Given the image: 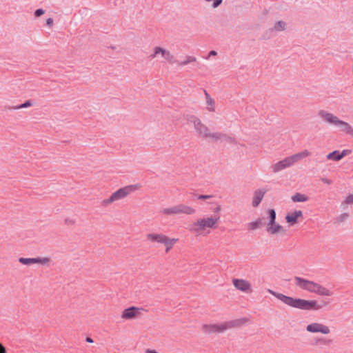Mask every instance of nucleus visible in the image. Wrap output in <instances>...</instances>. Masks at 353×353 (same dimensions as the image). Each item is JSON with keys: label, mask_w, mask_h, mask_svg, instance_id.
Returning <instances> with one entry per match:
<instances>
[{"label": "nucleus", "mask_w": 353, "mask_h": 353, "mask_svg": "<svg viewBox=\"0 0 353 353\" xmlns=\"http://www.w3.org/2000/svg\"><path fill=\"white\" fill-rule=\"evenodd\" d=\"M248 321V319L244 317L227 321L222 324H203L202 326V330L207 334L215 332L220 333L230 328L239 327Z\"/></svg>", "instance_id": "1"}, {"label": "nucleus", "mask_w": 353, "mask_h": 353, "mask_svg": "<svg viewBox=\"0 0 353 353\" xmlns=\"http://www.w3.org/2000/svg\"><path fill=\"white\" fill-rule=\"evenodd\" d=\"M319 115L329 124L339 128L341 131L353 137V128L348 123L341 120L336 116L323 110L319 111Z\"/></svg>", "instance_id": "2"}, {"label": "nucleus", "mask_w": 353, "mask_h": 353, "mask_svg": "<svg viewBox=\"0 0 353 353\" xmlns=\"http://www.w3.org/2000/svg\"><path fill=\"white\" fill-rule=\"evenodd\" d=\"M285 305L296 309L302 310H312L316 306V303L312 300H306L301 298L286 296L284 298Z\"/></svg>", "instance_id": "3"}, {"label": "nucleus", "mask_w": 353, "mask_h": 353, "mask_svg": "<svg viewBox=\"0 0 353 353\" xmlns=\"http://www.w3.org/2000/svg\"><path fill=\"white\" fill-rule=\"evenodd\" d=\"M139 188V185H130L125 186L123 188H121L114 192H113L110 196L108 199H105L103 201V204L106 205L109 203H111L115 201H118L125 197L130 193L134 192Z\"/></svg>", "instance_id": "4"}, {"label": "nucleus", "mask_w": 353, "mask_h": 353, "mask_svg": "<svg viewBox=\"0 0 353 353\" xmlns=\"http://www.w3.org/2000/svg\"><path fill=\"white\" fill-rule=\"evenodd\" d=\"M268 223L267 224L266 231L270 234H276L279 232H285L283 227L276 222V213L274 209H268L267 210Z\"/></svg>", "instance_id": "5"}, {"label": "nucleus", "mask_w": 353, "mask_h": 353, "mask_svg": "<svg viewBox=\"0 0 353 353\" xmlns=\"http://www.w3.org/2000/svg\"><path fill=\"white\" fill-rule=\"evenodd\" d=\"M163 212L165 214H176L180 213L192 214L194 213L195 210L185 205H178L172 208H165Z\"/></svg>", "instance_id": "6"}, {"label": "nucleus", "mask_w": 353, "mask_h": 353, "mask_svg": "<svg viewBox=\"0 0 353 353\" xmlns=\"http://www.w3.org/2000/svg\"><path fill=\"white\" fill-rule=\"evenodd\" d=\"M219 219V216L215 218L208 217L207 219H200L194 223V225L198 227L197 230H203L206 228H215V225Z\"/></svg>", "instance_id": "7"}, {"label": "nucleus", "mask_w": 353, "mask_h": 353, "mask_svg": "<svg viewBox=\"0 0 353 353\" xmlns=\"http://www.w3.org/2000/svg\"><path fill=\"white\" fill-rule=\"evenodd\" d=\"M194 123V129L203 137L208 138L210 135L208 128L203 124L201 120L196 117H192V119L190 120Z\"/></svg>", "instance_id": "8"}, {"label": "nucleus", "mask_w": 353, "mask_h": 353, "mask_svg": "<svg viewBox=\"0 0 353 353\" xmlns=\"http://www.w3.org/2000/svg\"><path fill=\"white\" fill-rule=\"evenodd\" d=\"M161 54V56L170 63H176L177 60L174 57L170 52V51L161 48L156 47L154 50V54L150 55L152 59L154 58L157 54Z\"/></svg>", "instance_id": "9"}, {"label": "nucleus", "mask_w": 353, "mask_h": 353, "mask_svg": "<svg viewBox=\"0 0 353 353\" xmlns=\"http://www.w3.org/2000/svg\"><path fill=\"white\" fill-rule=\"evenodd\" d=\"M141 310H143V309L135 306H130L123 310L121 314V318L123 319H135L139 316Z\"/></svg>", "instance_id": "10"}, {"label": "nucleus", "mask_w": 353, "mask_h": 353, "mask_svg": "<svg viewBox=\"0 0 353 353\" xmlns=\"http://www.w3.org/2000/svg\"><path fill=\"white\" fill-rule=\"evenodd\" d=\"M306 330L312 333L321 332L324 334L330 333V329L327 326L318 323H313L307 325Z\"/></svg>", "instance_id": "11"}, {"label": "nucleus", "mask_w": 353, "mask_h": 353, "mask_svg": "<svg viewBox=\"0 0 353 353\" xmlns=\"http://www.w3.org/2000/svg\"><path fill=\"white\" fill-rule=\"evenodd\" d=\"M19 261L26 265H30L34 263L46 264L50 261V259L48 257H36V258H23L20 257Z\"/></svg>", "instance_id": "12"}, {"label": "nucleus", "mask_w": 353, "mask_h": 353, "mask_svg": "<svg viewBox=\"0 0 353 353\" xmlns=\"http://www.w3.org/2000/svg\"><path fill=\"white\" fill-rule=\"evenodd\" d=\"M302 217L303 212L301 210H294V212L286 214L285 220L290 225H294L299 222V219Z\"/></svg>", "instance_id": "13"}, {"label": "nucleus", "mask_w": 353, "mask_h": 353, "mask_svg": "<svg viewBox=\"0 0 353 353\" xmlns=\"http://www.w3.org/2000/svg\"><path fill=\"white\" fill-rule=\"evenodd\" d=\"M232 283L237 290H239L242 292H248L251 290L250 283L245 280L240 279H233Z\"/></svg>", "instance_id": "14"}, {"label": "nucleus", "mask_w": 353, "mask_h": 353, "mask_svg": "<svg viewBox=\"0 0 353 353\" xmlns=\"http://www.w3.org/2000/svg\"><path fill=\"white\" fill-rule=\"evenodd\" d=\"M291 165L288 157L285 158L284 159L279 161L276 163H275L273 166V171L274 172H278L286 168L290 167Z\"/></svg>", "instance_id": "15"}, {"label": "nucleus", "mask_w": 353, "mask_h": 353, "mask_svg": "<svg viewBox=\"0 0 353 353\" xmlns=\"http://www.w3.org/2000/svg\"><path fill=\"white\" fill-rule=\"evenodd\" d=\"M295 284L302 290L308 291L310 281L300 276H294Z\"/></svg>", "instance_id": "16"}, {"label": "nucleus", "mask_w": 353, "mask_h": 353, "mask_svg": "<svg viewBox=\"0 0 353 353\" xmlns=\"http://www.w3.org/2000/svg\"><path fill=\"white\" fill-rule=\"evenodd\" d=\"M166 236L163 234L149 233L147 234V239L153 242L163 243Z\"/></svg>", "instance_id": "17"}, {"label": "nucleus", "mask_w": 353, "mask_h": 353, "mask_svg": "<svg viewBox=\"0 0 353 353\" xmlns=\"http://www.w3.org/2000/svg\"><path fill=\"white\" fill-rule=\"evenodd\" d=\"M264 194L265 192H263L261 190L255 191L252 201L253 207H257L260 204L263 198Z\"/></svg>", "instance_id": "18"}, {"label": "nucleus", "mask_w": 353, "mask_h": 353, "mask_svg": "<svg viewBox=\"0 0 353 353\" xmlns=\"http://www.w3.org/2000/svg\"><path fill=\"white\" fill-rule=\"evenodd\" d=\"M291 199L293 202H305L308 201L309 197L305 194L297 192L292 196Z\"/></svg>", "instance_id": "19"}, {"label": "nucleus", "mask_w": 353, "mask_h": 353, "mask_svg": "<svg viewBox=\"0 0 353 353\" xmlns=\"http://www.w3.org/2000/svg\"><path fill=\"white\" fill-rule=\"evenodd\" d=\"M32 105V102L31 100H26L23 103L19 104L17 105L14 106H8L7 108L9 110H19L21 108H29Z\"/></svg>", "instance_id": "20"}, {"label": "nucleus", "mask_w": 353, "mask_h": 353, "mask_svg": "<svg viewBox=\"0 0 353 353\" xmlns=\"http://www.w3.org/2000/svg\"><path fill=\"white\" fill-rule=\"evenodd\" d=\"M265 224V223L263 222V219L259 218L256 221L249 223V229L254 230Z\"/></svg>", "instance_id": "21"}, {"label": "nucleus", "mask_w": 353, "mask_h": 353, "mask_svg": "<svg viewBox=\"0 0 353 353\" xmlns=\"http://www.w3.org/2000/svg\"><path fill=\"white\" fill-rule=\"evenodd\" d=\"M327 159L328 160H332L334 161H339L341 159L340 157V151L339 150H334L332 152H330L326 156Z\"/></svg>", "instance_id": "22"}, {"label": "nucleus", "mask_w": 353, "mask_h": 353, "mask_svg": "<svg viewBox=\"0 0 353 353\" xmlns=\"http://www.w3.org/2000/svg\"><path fill=\"white\" fill-rule=\"evenodd\" d=\"M177 241L176 239H170L166 236L163 244L166 247L165 251L168 252L173 246V245Z\"/></svg>", "instance_id": "23"}, {"label": "nucleus", "mask_w": 353, "mask_h": 353, "mask_svg": "<svg viewBox=\"0 0 353 353\" xmlns=\"http://www.w3.org/2000/svg\"><path fill=\"white\" fill-rule=\"evenodd\" d=\"M316 294L321 295V296H328L332 295V292L331 291H330L328 289L325 288V287H323L321 285H319V286L318 287Z\"/></svg>", "instance_id": "24"}, {"label": "nucleus", "mask_w": 353, "mask_h": 353, "mask_svg": "<svg viewBox=\"0 0 353 353\" xmlns=\"http://www.w3.org/2000/svg\"><path fill=\"white\" fill-rule=\"evenodd\" d=\"M312 301H314L316 303V306L315 308L312 309V310H319L321 309L322 307L326 306L327 304L330 303L329 301L322 300L320 303H318L316 300H312Z\"/></svg>", "instance_id": "25"}, {"label": "nucleus", "mask_w": 353, "mask_h": 353, "mask_svg": "<svg viewBox=\"0 0 353 353\" xmlns=\"http://www.w3.org/2000/svg\"><path fill=\"white\" fill-rule=\"evenodd\" d=\"M285 27H286V23L284 21H279L275 23L273 29L276 31H281V30H284L285 29Z\"/></svg>", "instance_id": "26"}, {"label": "nucleus", "mask_w": 353, "mask_h": 353, "mask_svg": "<svg viewBox=\"0 0 353 353\" xmlns=\"http://www.w3.org/2000/svg\"><path fill=\"white\" fill-rule=\"evenodd\" d=\"M195 61H196V58L194 57L187 56L186 59L185 61H177L176 63L179 64V65H187L188 63H190L192 62H195Z\"/></svg>", "instance_id": "27"}, {"label": "nucleus", "mask_w": 353, "mask_h": 353, "mask_svg": "<svg viewBox=\"0 0 353 353\" xmlns=\"http://www.w3.org/2000/svg\"><path fill=\"white\" fill-rule=\"evenodd\" d=\"M268 292L272 294L274 296H275L276 299H278L279 300H280L281 301H282L283 303H284V298L286 297L287 295H285L283 294H281V293H279V292H274L272 290H268Z\"/></svg>", "instance_id": "28"}, {"label": "nucleus", "mask_w": 353, "mask_h": 353, "mask_svg": "<svg viewBox=\"0 0 353 353\" xmlns=\"http://www.w3.org/2000/svg\"><path fill=\"white\" fill-rule=\"evenodd\" d=\"M223 137V134L221 132L210 133V135L208 136V137L212 138L214 141H217L219 140L222 141Z\"/></svg>", "instance_id": "29"}, {"label": "nucleus", "mask_w": 353, "mask_h": 353, "mask_svg": "<svg viewBox=\"0 0 353 353\" xmlns=\"http://www.w3.org/2000/svg\"><path fill=\"white\" fill-rule=\"evenodd\" d=\"M310 283L311 284L309 285L308 292L312 293H316V290L320 284L312 281H310Z\"/></svg>", "instance_id": "30"}, {"label": "nucleus", "mask_w": 353, "mask_h": 353, "mask_svg": "<svg viewBox=\"0 0 353 353\" xmlns=\"http://www.w3.org/2000/svg\"><path fill=\"white\" fill-rule=\"evenodd\" d=\"M291 165H293L295 162L301 159V155L299 153H296L294 155L288 157Z\"/></svg>", "instance_id": "31"}, {"label": "nucleus", "mask_w": 353, "mask_h": 353, "mask_svg": "<svg viewBox=\"0 0 353 353\" xmlns=\"http://www.w3.org/2000/svg\"><path fill=\"white\" fill-rule=\"evenodd\" d=\"M349 217L348 213H343L336 218V222L338 223L344 222Z\"/></svg>", "instance_id": "32"}, {"label": "nucleus", "mask_w": 353, "mask_h": 353, "mask_svg": "<svg viewBox=\"0 0 353 353\" xmlns=\"http://www.w3.org/2000/svg\"><path fill=\"white\" fill-rule=\"evenodd\" d=\"M347 204H353V194H350L346 196L345 199L342 201L341 206Z\"/></svg>", "instance_id": "33"}, {"label": "nucleus", "mask_w": 353, "mask_h": 353, "mask_svg": "<svg viewBox=\"0 0 353 353\" xmlns=\"http://www.w3.org/2000/svg\"><path fill=\"white\" fill-rule=\"evenodd\" d=\"M222 141H225L228 143H232V144L236 143V141L234 138L229 137L225 134H223Z\"/></svg>", "instance_id": "34"}, {"label": "nucleus", "mask_w": 353, "mask_h": 353, "mask_svg": "<svg viewBox=\"0 0 353 353\" xmlns=\"http://www.w3.org/2000/svg\"><path fill=\"white\" fill-rule=\"evenodd\" d=\"M205 94L206 97V102L209 105H213L214 101L210 97V94L205 90Z\"/></svg>", "instance_id": "35"}, {"label": "nucleus", "mask_w": 353, "mask_h": 353, "mask_svg": "<svg viewBox=\"0 0 353 353\" xmlns=\"http://www.w3.org/2000/svg\"><path fill=\"white\" fill-rule=\"evenodd\" d=\"M44 13L45 10L43 8H38L34 11V15L35 17H39L42 16Z\"/></svg>", "instance_id": "36"}, {"label": "nucleus", "mask_w": 353, "mask_h": 353, "mask_svg": "<svg viewBox=\"0 0 353 353\" xmlns=\"http://www.w3.org/2000/svg\"><path fill=\"white\" fill-rule=\"evenodd\" d=\"M350 150H343L341 152H340V157L341 159H342L343 157H346L347 155L350 154L351 153Z\"/></svg>", "instance_id": "37"}, {"label": "nucleus", "mask_w": 353, "mask_h": 353, "mask_svg": "<svg viewBox=\"0 0 353 353\" xmlns=\"http://www.w3.org/2000/svg\"><path fill=\"white\" fill-rule=\"evenodd\" d=\"M212 195L199 194V195H198L197 199H201V200H205V199H210V198H212Z\"/></svg>", "instance_id": "38"}, {"label": "nucleus", "mask_w": 353, "mask_h": 353, "mask_svg": "<svg viewBox=\"0 0 353 353\" xmlns=\"http://www.w3.org/2000/svg\"><path fill=\"white\" fill-rule=\"evenodd\" d=\"M321 181L327 185H330L332 183V181L330 180V179H328L327 178H325V177H321Z\"/></svg>", "instance_id": "39"}, {"label": "nucleus", "mask_w": 353, "mask_h": 353, "mask_svg": "<svg viewBox=\"0 0 353 353\" xmlns=\"http://www.w3.org/2000/svg\"><path fill=\"white\" fill-rule=\"evenodd\" d=\"M299 153L301 155V159L310 155V152L307 150H305L302 151L301 152H299Z\"/></svg>", "instance_id": "40"}, {"label": "nucleus", "mask_w": 353, "mask_h": 353, "mask_svg": "<svg viewBox=\"0 0 353 353\" xmlns=\"http://www.w3.org/2000/svg\"><path fill=\"white\" fill-rule=\"evenodd\" d=\"M53 22H54V20L52 18H48L46 19V25L49 27L52 26Z\"/></svg>", "instance_id": "41"}, {"label": "nucleus", "mask_w": 353, "mask_h": 353, "mask_svg": "<svg viewBox=\"0 0 353 353\" xmlns=\"http://www.w3.org/2000/svg\"><path fill=\"white\" fill-rule=\"evenodd\" d=\"M0 353H7V350L5 346L0 343Z\"/></svg>", "instance_id": "42"}, {"label": "nucleus", "mask_w": 353, "mask_h": 353, "mask_svg": "<svg viewBox=\"0 0 353 353\" xmlns=\"http://www.w3.org/2000/svg\"><path fill=\"white\" fill-rule=\"evenodd\" d=\"M216 54H217V52L215 50H211L208 53V56L209 57H210V56H215Z\"/></svg>", "instance_id": "43"}, {"label": "nucleus", "mask_w": 353, "mask_h": 353, "mask_svg": "<svg viewBox=\"0 0 353 353\" xmlns=\"http://www.w3.org/2000/svg\"><path fill=\"white\" fill-rule=\"evenodd\" d=\"M145 353H158L155 350L147 349Z\"/></svg>", "instance_id": "44"}, {"label": "nucleus", "mask_w": 353, "mask_h": 353, "mask_svg": "<svg viewBox=\"0 0 353 353\" xmlns=\"http://www.w3.org/2000/svg\"><path fill=\"white\" fill-rule=\"evenodd\" d=\"M85 341L88 343H93L94 342L93 339L90 336H87L85 338Z\"/></svg>", "instance_id": "45"}, {"label": "nucleus", "mask_w": 353, "mask_h": 353, "mask_svg": "<svg viewBox=\"0 0 353 353\" xmlns=\"http://www.w3.org/2000/svg\"><path fill=\"white\" fill-rule=\"evenodd\" d=\"M65 223H73L74 222L72 220L69 219H65Z\"/></svg>", "instance_id": "46"}, {"label": "nucleus", "mask_w": 353, "mask_h": 353, "mask_svg": "<svg viewBox=\"0 0 353 353\" xmlns=\"http://www.w3.org/2000/svg\"><path fill=\"white\" fill-rule=\"evenodd\" d=\"M220 209H221V208H220V207H219V206H217V207L215 208V210H214V212H219Z\"/></svg>", "instance_id": "47"}, {"label": "nucleus", "mask_w": 353, "mask_h": 353, "mask_svg": "<svg viewBox=\"0 0 353 353\" xmlns=\"http://www.w3.org/2000/svg\"><path fill=\"white\" fill-rule=\"evenodd\" d=\"M208 110H209L210 111H214V108H208Z\"/></svg>", "instance_id": "48"}, {"label": "nucleus", "mask_w": 353, "mask_h": 353, "mask_svg": "<svg viewBox=\"0 0 353 353\" xmlns=\"http://www.w3.org/2000/svg\"><path fill=\"white\" fill-rule=\"evenodd\" d=\"M111 48H112V49H114V48H115V47H114V46H111Z\"/></svg>", "instance_id": "49"}]
</instances>
